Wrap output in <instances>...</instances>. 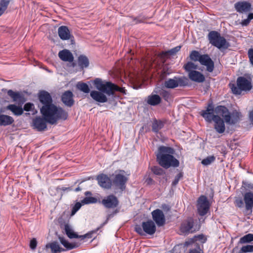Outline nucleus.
Listing matches in <instances>:
<instances>
[{
    "instance_id": "31",
    "label": "nucleus",
    "mask_w": 253,
    "mask_h": 253,
    "mask_svg": "<svg viewBox=\"0 0 253 253\" xmlns=\"http://www.w3.org/2000/svg\"><path fill=\"white\" fill-rule=\"evenodd\" d=\"M14 122L12 117L5 115L0 114V126H6L11 125Z\"/></svg>"
},
{
    "instance_id": "3",
    "label": "nucleus",
    "mask_w": 253,
    "mask_h": 253,
    "mask_svg": "<svg viewBox=\"0 0 253 253\" xmlns=\"http://www.w3.org/2000/svg\"><path fill=\"white\" fill-rule=\"evenodd\" d=\"M94 84L97 90L105 92L109 96L114 95L116 91L126 93L124 88H121L110 82H103L101 79L97 78L94 81Z\"/></svg>"
},
{
    "instance_id": "13",
    "label": "nucleus",
    "mask_w": 253,
    "mask_h": 253,
    "mask_svg": "<svg viewBox=\"0 0 253 253\" xmlns=\"http://www.w3.org/2000/svg\"><path fill=\"white\" fill-rule=\"evenodd\" d=\"M96 179L99 185L102 188L106 189L111 188L112 183L110 178L106 174H99L97 176Z\"/></svg>"
},
{
    "instance_id": "7",
    "label": "nucleus",
    "mask_w": 253,
    "mask_h": 253,
    "mask_svg": "<svg viewBox=\"0 0 253 253\" xmlns=\"http://www.w3.org/2000/svg\"><path fill=\"white\" fill-rule=\"evenodd\" d=\"M188 79L185 77H174L172 79H169L165 81L164 86L168 88H174L178 86L184 87L188 85Z\"/></svg>"
},
{
    "instance_id": "62",
    "label": "nucleus",
    "mask_w": 253,
    "mask_h": 253,
    "mask_svg": "<svg viewBox=\"0 0 253 253\" xmlns=\"http://www.w3.org/2000/svg\"><path fill=\"white\" fill-rule=\"evenodd\" d=\"M84 194H85V196H87L88 195H91V193L90 192H89V191H86V192H85Z\"/></svg>"
},
{
    "instance_id": "63",
    "label": "nucleus",
    "mask_w": 253,
    "mask_h": 253,
    "mask_svg": "<svg viewBox=\"0 0 253 253\" xmlns=\"http://www.w3.org/2000/svg\"><path fill=\"white\" fill-rule=\"evenodd\" d=\"M81 190V188L80 187H78L75 189V191H76V192H78Z\"/></svg>"
},
{
    "instance_id": "51",
    "label": "nucleus",
    "mask_w": 253,
    "mask_h": 253,
    "mask_svg": "<svg viewBox=\"0 0 253 253\" xmlns=\"http://www.w3.org/2000/svg\"><path fill=\"white\" fill-rule=\"evenodd\" d=\"M194 240V242L195 241H202L203 243H205L206 241V238L203 235H199L198 236H195V239H193Z\"/></svg>"
},
{
    "instance_id": "9",
    "label": "nucleus",
    "mask_w": 253,
    "mask_h": 253,
    "mask_svg": "<svg viewBox=\"0 0 253 253\" xmlns=\"http://www.w3.org/2000/svg\"><path fill=\"white\" fill-rule=\"evenodd\" d=\"M199 229L194 225V219L189 218L182 222L180 227V231L181 234H188L195 232Z\"/></svg>"
},
{
    "instance_id": "58",
    "label": "nucleus",
    "mask_w": 253,
    "mask_h": 253,
    "mask_svg": "<svg viewBox=\"0 0 253 253\" xmlns=\"http://www.w3.org/2000/svg\"><path fill=\"white\" fill-rule=\"evenodd\" d=\"M81 204L79 202H78L75 205L74 208L78 211L81 208Z\"/></svg>"
},
{
    "instance_id": "48",
    "label": "nucleus",
    "mask_w": 253,
    "mask_h": 253,
    "mask_svg": "<svg viewBox=\"0 0 253 253\" xmlns=\"http://www.w3.org/2000/svg\"><path fill=\"white\" fill-rule=\"evenodd\" d=\"M248 55L251 64L253 66V48H250L248 50Z\"/></svg>"
},
{
    "instance_id": "32",
    "label": "nucleus",
    "mask_w": 253,
    "mask_h": 253,
    "mask_svg": "<svg viewBox=\"0 0 253 253\" xmlns=\"http://www.w3.org/2000/svg\"><path fill=\"white\" fill-rule=\"evenodd\" d=\"M7 94L14 102H21L24 99L23 95L20 93L14 91L11 89L8 90Z\"/></svg>"
},
{
    "instance_id": "43",
    "label": "nucleus",
    "mask_w": 253,
    "mask_h": 253,
    "mask_svg": "<svg viewBox=\"0 0 253 253\" xmlns=\"http://www.w3.org/2000/svg\"><path fill=\"white\" fill-rule=\"evenodd\" d=\"M215 160V158L213 156H208L204 159L202 161V164L204 166H208L213 162Z\"/></svg>"
},
{
    "instance_id": "26",
    "label": "nucleus",
    "mask_w": 253,
    "mask_h": 253,
    "mask_svg": "<svg viewBox=\"0 0 253 253\" xmlns=\"http://www.w3.org/2000/svg\"><path fill=\"white\" fill-rule=\"evenodd\" d=\"M58 56L64 61L72 62L74 60V57L72 53L67 49L60 51L58 53Z\"/></svg>"
},
{
    "instance_id": "4",
    "label": "nucleus",
    "mask_w": 253,
    "mask_h": 253,
    "mask_svg": "<svg viewBox=\"0 0 253 253\" xmlns=\"http://www.w3.org/2000/svg\"><path fill=\"white\" fill-rule=\"evenodd\" d=\"M215 112L216 114L222 116L227 124L230 125L236 124L242 117L240 112L235 110L230 113L228 109L223 106H218L215 107Z\"/></svg>"
},
{
    "instance_id": "34",
    "label": "nucleus",
    "mask_w": 253,
    "mask_h": 253,
    "mask_svg": "<svg viewBox=\"0 0 253 253\" xmlns=\"http://www.w3.org/2000/svg\"><path fill=\"white\" fill-rule=\"evenodd\" d=\"M78 64L82 69L87 68L89 65L88 58L84 55H80L78 57Z\"/></svg>"
},
{
    "instance_id": "14",
    "label": "nucleus",
    "mask_w": 253,
    "mask_h": 253,
    "mask_svg": "<svg viewBox=\"0 0 253 253\" xmlns=\"http://www.w3.org/2000/svg\"><path fill=\"white\" fill-rule=\"evenodd\" d=\"M153 219L158 226H162L165 223V217L163 211L156 209L152 212Z\"/></svg>"
},
{
    "instance_id": "39",
    "label": "nucleus",
    "mask_w": 253,
    "mask_h": 253,
    "mask_svg": "<svg viewBox=\"0 0 253 253\" xmlns=\"http://www.w3.org/2000/svg\"><path fill=\"white\" fill-rule=\"evenodd\" d=\"M163 126L164 124L162 121L155 120L152 125V130L155 132H158Z\"/></svg>"
},
{
    "instance_id": "18",
    "label": "nucleus",
    "mask_w": 253,
    "mask_h": 253,
    "mask_svg": "<svg viewBox=\"0 0 253 253\" xmlns=\"http://www.w3.org/2000/svg\"><path fill=\"white\" fill-rule=\"evenodd\" d=\"M46 123L47 122L43 117H36L33 120V126L38 131H42L46 129L47 127Z\"/></svg>"
},
{
    "instance_id": "59",
    "label": "nucleus",
    "mask_w": 253,
    "mask_h": 253,
    "mask_svg": "<svg viewBox=\"0 0 253 253\" xmlns=\"http://www.w3.org/2000/svg\"><path fill=\"white\" fill-rule=\"evenodd\" d=\"M248 19L251 21V20L253 19V13H250L248 15Z\"/></svg>"
},
{
    "instance_id": "33",
    "label": "nucleus",
    "mask_w": 253,
    "mask_h": 253,
    "mask_svg": "<svg viewBox=\"0 0 253 253\" xmlns=\"http://www.w3.org/2000/svg\"><path fill=\"white\" fill-rule=\"evenodd\" d=\"M7 110H10L16 116L21 115L23 113V109L14 104H10L6 107Z\"/></svg>"
},
{
    "instance_id": "36",
    "label": "nucleus",
    "mask_w": 253,
    "mask_h": 253,
    "mask_svg": "<svg viewBox=\"0 0 253 253\" xmlns=\"http://www.w3.org/2000/svg\"><path fill=\"white\" fill-rule=\"evenodd\" d=\"M59 239L61 243L64 246L67 250H72L77 247L76 245L74 244L70 243L68 241L66 240L63 237H59Z\"/></svg>"
},
{
    "instance_id": "57",
    "label": "nucleus",
    "mask_w": 253,
    "mask_h": 253,
    "mask_svg": "<svg viewBox=\"0 0 253 253\" xmlns=\"http://www.w3.org/2000/svg\"><path fill=\"white\" fill-rule=\"evenodd\" d=\"M250 21L247 18L246 19H245L244 20H243L242 22H241V25L243 26H247L248 25H249V24L250 23Z\"/></svg>"
},
{
    "instance_id": "56",
    "label": "nucleus",
    "mask_w": 253,
    "mask_h": 253,
    "mask_svg": "<svg viewBox=\"0 0 253 253\" xmlns=\"http://www.w3.org/2000/svg\"><path fill=\"white\" fill-rule=\"evenodd\" d=\"M133 20L135 24L143 22L144 21V19L142 18H140V17L134 18Z\"/></svg>"
},
{
    "instance_id": "23",
    "label": "nucleus",
    "mask_w": 253,
    "mask_h": 253,
    "mask_svg": "<svg viewBox=\"0 0 253 253\" xmlns=\"http://www.w3.org/2000/svg\"><path fill=\"white\" fill-rule=\"evenodd\" d=\"M189 78L193 82L201 83L205 80V76L199 71H193L188 73Z\"/></svg>"
},
{
    "instance_id": "28",
    "label": "nucleus",
    "mask_w": 253,
    "mask_h": 253,
    "mask_svg": "<svg viewBox=\"0 0 253 253\" xmlns=\"http://www.w3.org/2000/svg\"><path fill=\"white\" fill-rule=\"evenodd\" d=\"M46 248H50L51 250V253H60L65 251V250L60 246L59 243L57 242H53L46 245Z\"/></svg>"
},
{
    "instance_id": "53",
    "label": "nucleus",
    "mask_w": 253,
    "mask_h": 253,
    "mask_svg": "<svg viewBox=\"0 0 253 253\" xmlns=\"http://www.w3.org/2000/svg\"><path fill=\"white\" fill-rule=\"evenodd\" d=\"M37 245V242L36 239L33 238L30 241V247L32 250L36 249Z\"/></svg>"
},
{
    "instance_id": "19",
    "label": "nucleus",
    "mask_w": 253,
    "mask_h": 253,
    "mask_svg": "<svg viewBox=\"0 0 253 253\" xmlns=\"http://www.w3.org/2000/svg\"><path fill=\"white\" fill-rule=\"evenodd\" d=\"M61 100L68 107H71L74 104L73 94L71 91H65L62 95Z\"/></svg>"
},
{
    "instance_id": "55",
    "label": "nucleus",
    "mask_w": 253,
    "mask_h": 253,
    "mask_svg": "<svg viewBox=\"0 0 253 253\" xmlns=\"http://www.w3.org/2000/svg\"><path fill=\"white\" fill-rule=\"evenodd\" d=\"M236 205L239 208H242L243 206L244 203L241 199H238L236 201Z\"/></svg>"
},
{
    "instance_id": "2",
    "label": "nucleus",
    "mask_w": 253,
    "mask_h": 253,
    "mask_svg": "<svg viewBox=\"0 0 253 253\" xmlns=\"http://www.w3.org/2000/svg\"><path fill=\"white\" fill-rule=\"evenodd\" d=\"M174 152V149L171 147L165 146L159 147L156 155L158 164L166 169L171 167L174 168L178 167L179 162L173 156Z\"/></svg>"
},
{
    "instance_id": "25",
    "label": "nucleus",
    "mask_w": 253,
    "mask_h": 253,
    "mask_svg": "<svg viewBox=\"0 0 253 253\" xmlns=\"http://www.w3.org/2000/svg\"><path fill=\"white\" fill-rule=\"evenodd\" d=\"M244 201L245 203L246 209L251 210L253 207V193L248 192L244 195Z\"/></svg>"
},
{
    "instance_id": "11",
    "label": "nucleus",
    "mask_w": 253,
    "mask_h": 253,
    "mask_svg": "<svg viewBox=\"0 0 253 253\" xmlns=\"http://www.w3.org/2000/svg\"><path fill=\"white\" fill-rule=\"evenodd\" d=\"M64 230L67 236L71 239L81 238L82 240L84 239L85 238L90 239L92 238V234L94 233L93 232H91L84 235L78 236L74 232L71 226L67 224L65 225Z\"/></svg>"
},
{
    "instance_id": "54",
    "label": "nucleus",
    "mask_w": 253,
    "mask_h": 253,
    "mask_svg": "<svg viewBox=\"0 0 253 253\" xmlns=\"http://www.w3.org/2000/svg\"><path fill=\"white\" fill-rule=\"evenodd\" d=\"M215 108H214L212 104V103H211V104H208V107H207L206 110H202V111H207V112L212 111V112H215ZM214 113H215V112H214Z\"/></svg>"
},
{
    "instance_id": "64",
    "label": "nucleus",
    "mask_w": 253,
    "mask_h": 253,
    "mask_svg": "<svg viewBox=\"0 0 253 253\" xmlns=\"http://www.w3.org/2000/svg\"><path fill=\"white\" fill-rule=\"evenodd\" d=\"M71 190V189L70 188H63V190Z\"/></svg>"
},
{
    "instance_id": "50",
    "label": "nucleus",
    "mask_w": 253,
    "mask_h": 253,
    "mask_svg": "<svg viewBox=\"0 0 253 253\" xmlns=\"http://www.w3.org/2000/svg\"><path fill=\"white\" fill-rule=\"evenodd\" d=\"M34 107L33 103H26L24 106V110L26 111H31Z\"/></svg>"
},
{
    "instance_id": "61",
    "label": "nucleus",
    "mask_w": 253,
    "mask_h": 253,
    "mask_svg": "<svg viewBox=\"0 0 253 253\" xmlns=\"http://www.w3.org/2000/svg\"><path fill=\"white\" fill-rule=\"evenodd\" d=\"M250 118L252 121H253V111L250 113Z\"/></svg>"
},
{
    "instance_id": "47",
    "label": "nucleus",
    "mask_w": 253,
    "mask_h": 253,
    "mask_svg": "<svg viewBox=\"0 0 253 253\" xmlns=\"http://www.w3.org/2000/svg\"><path fill=\"white\" fill-rule=\"evenodd\" d=\"M160 95L164 98V99L167 101H168L169 100L170 98V93L166 90H162L160 92Z\"/></svg>"
},
{
    "instance_id": "35",
    "label": "nucleus",
    "mask_w": 253,
    "mask_h": 253,
    "mask_svg": "<svg viewBox=\"0 0 253 253\" xmlns=\"http://www.w3.org/2000/svg\"><path fill=\"white\" fill-rule=\"evenodd\" d=\"M253 242V234H248L240 239L239 244H248Z\"/></svg>"
},
{
    "instance_id": "41",
    "label": "nucleus",
    "mask_w": 253,
    "mask_h": 253,
    "mask_svg": "<svg viewBox=\"0 0 253 253\" xmlns=\"http://www.w3.org/2000/svg\"><path fill=\"white\" fill-rule=\"evenodd\" d=\"M201 56L198 51L193 50L190 54V58L192 61L199 62Z\"/></svg>"
},
{
    "instance_id": "21",
    "label": "nucleus",
    "mask_w": 253,
    "mask_h": 253,
    "mask_svg": "<svg viewBox=\"0 0 253 253\" xmlns=\"http://www.w3.org/2000/svg\"><path fill=\"white\" fill-rule=\"evenodd\" d=\"M235 8L240 13L247 12L251 9V4L247 1H240L235 4Z\"/></svg>"
},
{
    "instance_id": "5",
    "label": "nucleus",
    "mask_w": 253,
    "mask_h": 253,
    "mask_svg": "<svg viewBox=\"0 0 253 253\" xmlns=\"http://www.w3.org/2000/svg\"><path fill=\"white\" fill-rule=\"evenodd\" d=\"M208 38L210 43L218 49H226L230 46V43L217 31L210 32Z\"/></svg>"
},
{
    "instance_id": "38",
    "label": "nucleus",
    "mask_w": 253,
    "mask_h": 253,
    "mask_svg": "<svg viewBox=\"0 0 253 253\" xmlns=\"http://www.w3.org/2000/svg\"><path fill=\"white\" fill-rule=\"evenodd\" d=\"M184 68L188 73L198 69V65L192 62H188L184 65Z\"/></svg>"
},
{
    "instance_id": "60",
    "label": "nucleus",
    "mask_w": 253,
    "mask_h": 253,
    "mask_svg": "<svg viewBox=\"0 0 253 253\" xmlns=\"http://www.w3.org/2000/svg\"><path fill=\"white\" fill-rule=\"evenodd\" d=\"M77 211H78L77 210H76V209H75L73 207L72 209V210L71 215H74Z\"/></svg>"
},
{
    "instance_id": "42",
    "label": "nucleus",
    "mask_w": 253,
    "mask_h": 253,
    "mask_svg": "<svg viewBox=\"0 0 253 253\" xmlns=\"http://www.w3.org/2000/svg\"><path fill=\"white\" fill-rule=\"evenodd\" d=\"M253 252V245H247L243 246L239 253H247Z\"/></svg>"
},
{
    "instance_id": "16",
    "label": "nucleus",
    "mask_w": 253,
    "mask_h": 253,
    "mask_svg": "<svg viewBox=\"0 0 253 253\" xmlns=\"http://www.w3.org/2000/svg\"><path fill=\"white\" fill-rule=\"evenodd\" d=\"M92 90L90 93V95L91 98L96 102L99 103H105L107 102L108 98L106 95L104 94L106 93L102 91L98 90Z\"/></svg>"
},
{
    "instance_id": "8",
    "label": "nucleus",
    "mask_w": 253,
    "mask_h": 253,
    "mask_svg": "<svg viewBox=\"0 0 253 253\" xmlns=\"http://www.w3.org/2000/svg\"><path fill=\"white\" fill-rule=\"evenodd\" d=\"M210 205L207 198L205 196H201L197 201V211L201 216L206 215L209 211Z\"/></svg>"
},
{
    "instance_id": "45",
    "label": "nucleus",
    "mask_w": 253,
    "mask_h": 253,
    "mask_svg": "<svg viewBox=\"0 0 253 253\" xmlns=\"http://www.w3.org/2000/svg\"><path fill=\"white\" fill-rule=\"evenodd\" d=\"M181 46H177L171 49L170 50H169L168 51H166L165 53V55H167L168 54H169V55H174L178 51H179L180 50V49H181Z\"/></svg>"
},
{
    "instance_id": "22",
    "label": "nucleus",
    "mask_w": 253,
    "mask_h": 253,
    "mask_svg": "<svg viewBox=\"0 0 253 253\" xmlns=\"http://www.w3.org/2000/svg\"><path fill=\"white\" fill-rule=\"evenodd\" d=\"M39 98L43 105L52 104V99L50 94L46 91H41L39 94Z\"/></svg>"
},
{
    "instance_id": "27",
    "label": "nucleus",
    "mask_w": 253,
    "mask_h": 253,
    "mask_svg": "<svg viewBox=\"0 0 253 253\" xmlns=\"http://www.w3.org/2000/svg\"><path fill=\"white\" fill-rule=\"evenodd\" d=\"M146 101L149 105L157 106L161 103V98L159 95L152 94L147 97Z\"/></svg>"
},
{
    "instance_id": "52",
    "label": "nucleus",
    "mask_w": 253,
    "mask_h": 253,
    "mask_svg": "<svg viewBox=\"0 0 253 253\" xmlns=\"http://www.w3.org/2000/svg\"><path fill=\"white\" fill-rule=\"evenodd\" d=\"M135 231L138 233L139 234L141 235H144V231H143V229L142 227H140V226L137 225L135 227Z\"/></svg>"
},
{
    "instance_id": "6",
    "label": "nucleus",
    "mask_w": 253,
    "mask_h": 253,
    "mask_svg": "<svg viewBox=\"0 0 253 253\" xmlns=\"http://www.w3.org/2000/svg\"><path fill=\"white\" fill-rule=\"evenodd\" d=\"M251 81L244 77H238L237 84H232L231 87L232 92L236 95L241 94L243 91H249L252 89Z\"/></svg>"
},
{
    "instance_id": "24",
    "label": "nucleus",
    "mask_w": 253,
    "mask_h": 253,
    "mask_svg": "<svg viewBox=\"0 0 253 253\" xmlns=\"http://www.w3.org/2000/svg\"><path fill=\"white\" fill-rule=\"evenodd\" d=\"M219 115L215 117L214 121V128L215 130L219 133H222L225 130L224 122Z\"/></svg>"
},
{
    "instance_id": "17",
    "label": "nucleus",
    "mask_w": 253,
    "mask_h": 253,
    "mask_svg": "<svg viewBox=\"0 0 253 253\" xmlns=\"http://www.w3.org/2000/svg\"><path fill=\"white\" fill-rule=\"evenodd\" d=\"M142 227L144 232L147 234L153 235L156 231V227L154 221L149 220L146 222H143Z\"/></svg>"
},
{
    "instance_id": "29",
    "label": "nucleus",
    "mask_w": 253,
    "mask_h": 253,
    "mask_svg": "<svg viewBox=\"0 0 253 253\" xmlns=\"http://www.w3.org/2000/svg\"><path fill=\"white\" fill-rule=\"evenodd\" d=\"M201 115L205 119V120L211 123L214 121L215 117H218L219 115H214V112L210 111H201Z\"/></svg>"
},
{
    "instance_id": "10",
    "label": "nucleus",
    "mask_w": 253,
    "mask_h": 253,
    "mask_svg": "<svg viewBox=\"0 0 253 253\" xmlns=\"http://www.w3.org/2000/svg\"><path fill=\"white\" fill-rule=\"evenodd\" d=\"M124 170H120L119 173H116L113 180V184L122 190L126 188V184L128 178L125 175Z\"/></svg>"
},
{
    "instance_id": "1",
    "label": "nucleus",
    "mask_w": 253,
    "mask_h": 253,
    "mask_svg": "<svg viewBox=\"0 0 253 253\" xmlns=\"http://www.w3.org/2000/svg\"><path fill=\"white\" fill-rule=\"evenodd\" d=\"M40 111L45 120L51 125L56 124L59 120H65L68 117V113L62 108L53 104L43 105Z\"/></svg>"
},
{
    "instance_id": "12",
    "label": "nucleus",
    "mask_w": 253,
    "mask_h": 253,
    "mask_svg": "<svg viewBox=\"0 0 253 253\" xmlns=\"http://www.w3.org/2000/svg\"><path fill=\"white\" fill-rule=\"evenodd\" d=\"M101 203L106 208L113 209L118 206L119 201L115 196L110 195L105 197Z\"/></svg>"
},
{
    "instance_id": "49",
    "label": "nucleus",
    "mask_w": 253,
    "mask_h": 253,
    "mask_svg": "<svg viewBox=\"0 0 253 253\" xmlns=\"http://www.w3.org/2000/svg\"><path fill=\"white\" fill-rule=\"evenodd\" d=\"M183 176V175L181 173H179L178 174H177L175 178H174V180L172 182V185H176L179 182L180 179Z\"/></svg>"
},
{
    "instance_id": "15",
    "label": "nucleus",
    "mask_w": 253,
    "mask_h": 253,
    "mask_svg": "<svg viewBox=\"0 0 253 253\" xmlns=\"http://www.w3.org/2000/svg\"><path fill=\"white\" fill-rule=\"evenodd\" d=\"M199 62L201 65L206 67L207 70L208 72H212L213 71L214 69V62L208 54L202 55Z\"/></svg>"
},
{
    "instance_id": "37",
    "label": "nucleus",
    "mask_w": 253,
    "mask_h": 253,
    "mask_svg": "<svg viewBox=\"0 0 253 253\" xmlns=\"http://www.w3.org/2000/svg\"><path fill=\"white\" fill-rule=\"evenodd\" d=\"M77 88L84 93H88L90 91L88 85L84 83L81 82H78L77 84Z\"/></svg>"
},
{
    "instance_id": "30",
    "label": "nucleus",
    "mask_w": 253,
    "mask_h": 253,
    "mask_svg": "<svg viewBox=\"0 0 253 253\" xmlns=\"http://www.w3.org/2000/svg\"><path fill=\"white\" fill-rule=\"evenodd\" d=\"M192 244V247L190 249L189 253H203V251L200 249V246L196 243H194V240L191 239L190 241L185 242V245L188 246Z\"/></svg>"
},
{
    "instance_id": "46",
    "label": "nucleus",
    "mask_w": 253,
    "mask_h": 253,
    "mask_svg": "<svg viewBox=\"0 0 253 253\" xmlns=\"http://www.w3.org/2000/svg\"><path fill=\"white\" fill-rule=\"evenodd\" d=\"M151 170L156 175H161L164 173V170L158 166L152 167Z\"/></svg>"
},
{
    "instance_id": "44",
    "label": "nucleus",
    "mask_w": 253,
    "mask_h": 253,
    "mask_svg": "<svg viewBox=\"0 0 253 253\" xmlns=\"http://www.w3.org/2000/svg\"><path fill=\"white\" fill-rule=\"evenodd\" d=\"M97 199L93 197H85L82 201V203L83 204H88L97 203Z\"/></svg>"
},
{
    "instance_id": "20",
    "label": "nucleus",
    "mask_w": 253,
    "mask_h": 253,
    "mask_svg": "<svg viewBox=\"0 0 253 253\" xmlns=\"http://www.w3.org/2000/svg\"><path fill=\"white\" fill-rule=\"evenodd\" d=\"M58 34L60 38L62 40H69L73 37L68 28L65 26H61L58 28Z\"/></svg>"
},
{
    "instance_id": "40",
    "label": "nucleus",
    "mask_w": 253,
    "mask_h": 253,
    "mask_svg": "<svg viewBox=\"0 0 253 253\" xmlns=\"http://www.w3.org/2000/svg\"><path fill=\"white\" fill-rule=\"evenodd\" d=\"M9 2L10 0H1L0 1V16L6 10Z\"/></svg>"
}]
</instances>
